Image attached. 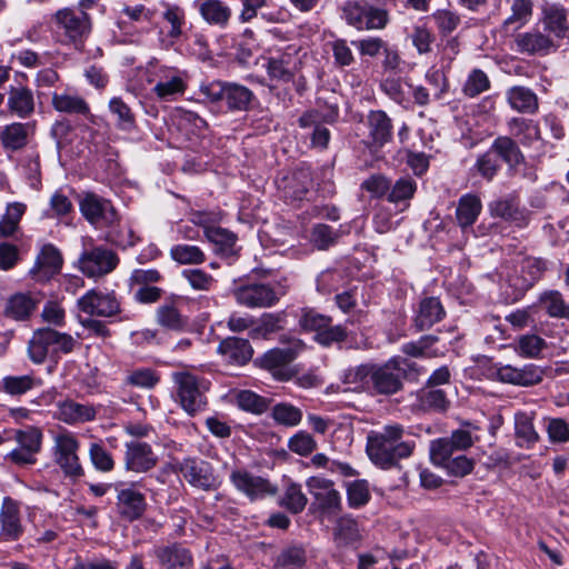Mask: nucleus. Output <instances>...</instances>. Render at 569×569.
<instances>
[{
  "mask_svg": "<svg viewBox=\"0 0 569 569\" xmlns=\"http://www.w3.org/2000/svg\"><path fill=\"white\" fill-rule=\"evenodd\" d=\"M403 436L405 428L399 423L370 431L366 445L370 461L383 470L398 467L399 461L409 458L415 449V442L405 440Z\"/></svg>",
  "mask_w": 569,
  "mask_h": 569,
  "instance_id": "1",
  "label": "nucleus"
},
{
  "mask_svg": "<svg viewBox=\"0 0 569 569\" xmlns=\"http://www.w3.org/2000/svg\"><path fill=\"white\" fill-rule=\"evenodd\" d=\"M416 371V363L403 357H392L385 363H373L371 393L392 396L402 390L403 380Z\"/></svg>",
  "mask_w": 569,
  "mask_h": 569,
  "instance_id": "2",
  "label": "nucleus"
},
{
  "mask_svg": "<svg viewBox=\"0 0 569 569\" xmlns=\"http://www.w3.org/2000/svg\"><path fill=\"white\" fill-rule=\"evenodd\" d=\"M53 22L67 43L81 49L92 30L90 16L81 8H63L56 12Z\"/></svg>",
  "mask_w": 569,
  "mask_h": 569,
  "instance_id": "3",
  "label": "nucleus"
},
{
  "mask_svg": "<svg viewBox=\"0 0 569 569\" xmlns=\"http://www.w3.org/2000/svg\"><path fill=\"white\" fill-rule=\"evenodd\" d=\"M346 22L359 31L382 30L389 23V12L366 0H349L342 6Z\"/></svg>",
  "mask_w": 569,
  "mask_h": 569,
  "instance_id": "4",
  "label": "nucleus"
},
{
  "mask_svg": "<svg viewBox=\"0 0 569 569\" xmlns=\"http://www.w3.org/2000/svg\"><path fill=\"white\" fill-rule=\"evenodd\" d=\"M80 442L77 437L64 430L53 437L52 453L54 462L60 467L63 475L71 479H79L84 475L78 451Z\"/></svg>",
  "mask_w": 569,
  "mask_h": 569,
  "instance_id": "5",
  "label": "nucleus"
},
{
  "mask_svg": "<svg viewBox=\"0 0 569 569\" xmlns=\"http://www.w3.org/2000/svg\"><path fill=\"white\" fill-rule=\"evenodd\" d=\"M171 378L177 387V400L188 415L194 416L204 410L207 398L196 376L188 371H177Z\"/></svg>",
  "mask_w": 569,
  "mask_h": 569,
  "instance_id": "6",
  "label": "nucleus"
},
{
  "mask_svg": "<svg viewBox=\"0 0 569 569\" xmlns=\"http://www.w3.org/2000/svg\"><path fill=\"white\" fill-rule=\"evenodd\" d=\"M306 487L313 498V506L328 516L337 515L341 509V496L335 482L321 476L307 479Z\"/></svg>",
  "mask_w": 569,
  "mask_h": 569,
  "instance_id": "7",
  "label": "nucleus"
},
{
  "mask_svg": "<svg viewBox=\"0 0 569 569\" xmlns=\"http://www.w3.org/2000/svg\"><path fill=\"white\" fill-rule=\"evenodd\" d=\"M139 482H123L114 483V491L117 492V511L119 516L128 521L139 519L147 509L144 495L138 490Z\"/></svg>",
  "mask_w": 569,
  "mask_h": 569,
  "instance_id": "8",
  "label": "nucleus"
},
{
  "mask_svg": "<svg viewBox=\"0 0 569 569\" xmlns=\"http://www.w3.org/2000/svg\"><path fill=\"white\" fill-rule=\"evenodd\" d=\"M167 468H170L172 472H180L193 487L210 490L217 486L213 469L211 465L204 460L186 458L182 461L168 463Z\"/></svg>",
  "mask_w": 569,
  "mask_h": 569,
  "instance_id": "9",
  "label": "nucleus"
},
{
  "mask_svg": "<svg viewBox=\"0 0 569 569\" xmlns=\"http://www.w3.org/2000/svg\"><path fill=\"white\" fill-rule=\"evenodd\" d=\"M159 462V457L150 443L131 440L124 443L123 467L129 472L147 473Z\"/></svg>",
  "mask_w": 569,
  "mask_h": 569,
  "instance_id": "10",
  "label": "nucleus"
},
{
  "mask_svg": "<svg viewBox=\"0 0 569 569\" xmlns=\"http://www.w3.org/2000/svg\"><path fill=\"white\" fill-rule=\"evenodd\" d=\"M78 309L91 317L109 318L120 312V302L114 292L91 289L77 301Z\"/></svg>",
  "mask_w": 569,
  "mask_h": 569,
  "instance_id": "11",
  "label": "nucleus"
},
{
  "mask_svg": "<svg viewBox=\"0 0 569 569\" xmlns=\"http://www.w3.org/2000/svg\"><path fill=\"white\" fill-rule=\"evenodd\" d=\"M82 216L97 228L112 227L118 221V214L109 200L93 193L86 194L80 203Z\"/></svg>",
  "mask_w": 569,
  "mask_h": 569,
  "instance_id": "12",
  "label": "nucleus"
},
{
  "mask_svg": "<svg viewBox=\"0 0 569 569\" xmlns=\"http://www.w3.org/2000/svg\"><path fill=\"white\" fill-rule=\"evenodd\" d=\"M230 480L232 485L250 500L263 499L277 492L276 486L268 479L244 470L232 471Z\"/></svg>",
  "mask_w": 569,
  "mask_h": 569,
  "instance_id": "13",
  "label": "nucleus"
},
{
  "mask_svg": "<svg viewBox=\"0 0 569 569\" xmlns=\"http://www.w3.org/2000/svg\"><path fill=\"white\" fill-rule=\"evenodd\" d=\"M236 301L247 308H268L279 300V295L269 284L251 283L233 290Z\"/></svg>",
  "mask_w": 569,
  "mask_h": 569,
  "instance_id": "14",
  "label": "nucleus"
},
{
  "mask_svg": "<svg viewBox=\"0 0 569 569\" xmlns=\"http://www.w3.org/2000/svg\"><path fill=\"white\" fill-rule=\"evenodd\" d=\"M118 262L119 259L113 251L97 247L81 256L80 268L86 276L96 278L111 272Z\"/></svg>",
  "mask_w": 569,
  "mask_h": 569,
  "instance_id": "15",
  "label": "nucleus"
},
{
  "mask_svg": "<svg viewBox=\"0 0 569 569\" xmlns=\"http://www.w3.org/2000/svg\"><path fill=\"white\" fill-rule=\"evenodd\" d=\"M153 556L162 569H192L194 565L192 552L178 542L156 547Z\"/></svg>",
  "mask_w": 569,
  "mask_h": 569,
  "instance_id": "16",
  "label": "nucleus"
},
{
  "mask_svg": "<svg viewBox=\"0 0 569 569\" xmlns=\"http://www.w3.org/2000/svg\"><path fill=\"white\" fill-rule=\"evenodd\" d=\"M7 111L19 119H28L36 111L33 90L26 84H10L7 90Z\"/></svg>",
  "mask_w": 569,
  "mask_h": 569,
  "instance_id": "17",
  "label": "nucleus"
},
{
  "mask_svg": "<svg viewBox=\"0 0 569 569\" xmlns=\"http://www.w3.org/2000/svg\"><path fill=\"white\" fill-rule=\"evenodd\" d=\"M36 122H11L0 129V146L7 152L22 150L33 137Z\"/></svg>",
  "mask_w": 569,
  "mask_h": 569,
  "instance_id": "18",
  "label": "nucleus"
},
{
  "mask_svg": "<svg viewBox=\"0 0 569 569\" xmlns=\"http://www.w3.org/2000/svg\"><path fill=\"white\" fill-rule=\"evenodd\" d=\"M499 381L515 386L529 387L542 381L543 371L536 365H525L521 368L511 365H505L497 368L496 371Z\"/></svg>",
  "mask_w": 569,
  "mask_h": 569,
  "instance_id": "19",
  "label": "nucleus"
},
{
  "mask_svg": "<svg viewBox=\"0 0 569 569\" xmlns=\"http://www.w3.org/2000/svg\"><path fill=\"white\" fill-rule=\"evenodd\" d=\"M62 267V256L51 243L44 244L36 258L30 274L36 281H47L57 274Z\"/></svg>",
  "mask_w": 569,
  "mask_h": 569,
  "instance_id": "20",
  "label": "nucleus"
},
{
  "mask_svg": "<svg viewBox=\"0 0 569 569\" xmlns=\"http://www.w3.org/2000/svg\"><path fill=\"white\" fill-rule=\"evenodd\" d=\"M517 50L527 54H548L559 48V43L539 30L519 33L515 39Z\"/></svg>",
  "mask_w": 569,
  "mask_h": 569,
  "instance_id": "21",
  "label": "nucleus"
},
{
  "mask_svg": "<svg viewBox=\"0 0 569 569\" xmlns=\"http://www.w3.org/2000/svg\"><path fill=\"white\" fill-rule=\"evenodd\" d=\"M193 8L210 26L226 28L232 16L231 8L221 0H194Z\"/></svg>",
  "mask_w": 569,
  "mask_h": 569,
  "instance_id": "22",
  "label": "nucleus"
},
{
  "mask_svg": "<svg viewBox=\"0 0 569 569\" xmlns=\"http://www.w3.org/2000/svg\"><path fill=\"white\" fill-rule=\"evenodd\" d=\"M1 535L7 540H17L23 532L20 518V505L10 497H4L0 510Z\"/></svg>",
  "mask_w": 569,
  "mask_h": 569,
  "instance_id": "23",
  "label": "nucleus"
},
{
  "mask_svg": "<svg viewBox=\"0 0 569 569\" xmlns=\"http://www.w3.org/2000/svg\"><path fill=\"white\" fill-rule=\"evenodd\" d=\"M217 351L228 363L237 366L246 365L253 353L249 341L237 337L223 339L219 343Z\"/></svg>",
  "mask_w": 569,
  "mask_h": 569,
  "instance_id": "24",
  "label": "nucleus"
},
{
  "mask_svg": "<svg viewBox=\"0 0 569 569\" xmlns=\"http://www.w3.org/2000/svg\"><path fill=\"white\" fill-rule=\"evenodd\" d=\"M96 409L86 403L64 400L58 403L56 418L68 425H77L94 420Z\"/></svg>",
  "mask_w": 569,
  "mask_h": 569,
  "instance_id": "25",
  "label": "nucleus"
},
{
  "mask_svg": "<svg viewBox=\"0 0 569 569\" xmlns=\"http://www.w3.org/2000/svg\"><path fill=\"white\" fill-rule=\"evenodd\" d=\"M368 136L371 143L376 147H382L391 140L392 122L388 114L382 110L370 111L366 121Z\"/></svg>",
  "mask_w": 569,
  "mask_h": 569,
  "instance_id": "26",
  "label": "nucleus"
},
{
  "mask_svg": "<svg viewBox=\"0 0 569 569\" xmlns=\"http://www.w3.org/2000/svg\"><path fill=\"white\" fill-rule=\"evenodd\" d=\"M542 26L553 40L569 37V22L567 10L560 4H551L543 9Z\"/></svg>",
  "mask_w": 569,
  "mask_h": 569,
  "instance_id": "27",
  "label": "nucleus"
},
{
  "mask_svg": "<svg viewBox=\"0 0 569 569\" xmlns=\"http://www.w3.org/2000/svg\"><path fill=\"white\" fill-rule=\"evenodd\" d=\"M296 358L292 349H271L267 351L261 358V366L272 372L279 380H288L290 375L287 370V365Z\"/></svg>",
  "mask_w": 569,
  "mask_h": 569,
  "instance_id": "28",
  "label": "nucleus"
},
{
  "mask_svg": "<svg viewBox=\"0 0 569 569\" xmlns=\"http://www.w3.org/2000/svg\"><path fill=\"white\" fill-rule=\"evenodd\" d=\"M445 317V309L439 299L428 297L420 301L415 326L419 331L431 328Z\"/></svg>",
  "mask_w": 569,
  "mask_h": 569,
  "instance_id": "29",
  "label": "nucleus"
},
{
  "mask_svg": "<svg viewBox=\"0 0 569 569\" xmlns=\"http://www.w3.org/2000/svg\"><path fill=\"white\" fill-rule=\"evenodd\" d=\"M533 419V411H518L515 413V432L518 446L530 448L539 440Z\"/></svg>",
  "mask_w": 569,
  "mask_h": 569,
  "instance_id": "30",
  "label": "nucleus"
},
{
  "mask_svg": "<svg viewBox=\"0 0 569 569\" xmlns=\"http://www.w3.org/2000/svg\"><path fill=\"white\" fill-rule=\"evenodd\" d=\"M52 107L61 113L78 114L83 117L91 116L89 103L78 94L67 92L52 94Z\"/></svg>",
  "mask_w": 569,
  "mask_h": 569,
  "instance_id": "31",
  "label": "nucleus"
},
{
  "mask_svg": "<svg viewBox=\"0 0 569 569\" xmlns=\"http://www.w3.org/2000/svg\"><path fill=\"white\" fill-rule=\"evenodd\" d=\"M482 209L481 200L477 194L467 193L463 194L456 209V219L458 224L466 229L472 226L478 219Z\"/></svg>",
  "mask_w": 569,
  "mask_h": 569,
  "instance_id": "32",
  "label": "nucleus"
},
{
  "mask_svg": "<svg viewBox=\"0 0 569 569\" xmlns=\"http://www.w3.org/2000/svg\"><path fill=\"white\" fill-rule=\"evenodd\" d=\"M39 299L30 293H17L7 301L4 313L14 320H26L36 310Z\"/></svg>",
  "mask_w": 569,
  "mask_h": 569,
  "instance_id": "33",
  "label": "nucleus"
},
{
  "mask_svg": "<svg viewBox=\"0 0 569 569\" xmlns=\"http://www.w3.org/2000/svg\"><path fill=\"white\" fill-rule=\"evenodd\" d=\"M296 61L290 53H282L268 59L266 70L268 76L276 81L289 82L296 72Z\"/></svg>",
  "mask_w": 569,
  "mask_h": 569,
  "instance_id": "34",
  "label": "nucleus"
},
{
  "mask_svg": "<svg viewBox=\"0 0 569 569\" xmlns=\"http://www.w3.org/2000/svg\"><path fill=\"white\" fill-rule=\"evenodd\" d=\"M510 107L521 113H535L538 110V97L529 88L517 86L507 91Z\"/></svg>",
  "mask_w": 569,
  "mask_h": 569,
  "instance_id": "35",
  "label": "nucleus"
},
{
  "mask_svg": "<svg viewBox=\"0 0 569 569\" xmlns=\"http://www.w3.org/2000/svg\"><path fill=\"white\" fill-rule=\"evenodd\" d=\"M253 99L254 94L249 88L234 82L226 83L223 100L229 110L246 111Z\"/></svg>",
  "mask_w": 569,
  "mask_h": 569,
  "instance_id": "36",
  "label": "nucleus"
},
{
  "mask_svg": "<svg viewBox=\"0 0 569 569\" xmlns=\"http://www.w3.org/2000/svg\"><path fill=\"white\" fill-rule=\"evenodd\" d=\"M207 239L216 246V251L224 258L236 254L237 237L231 231L220 227H206Z\"/></svg>",
  "mask_w": 569,
  "mask_h": 569,
  "instance_id": "37",
  "label": "nucleus"
},
{
  "mask_svg": "<svg viewBox=\"0 0 569 569\" xmlns=\"http://www.w3.org/2000/svg\"><path fill=\"white\" fill-rule=\"evenodd\" d=\"M361 538L358 523L350 517H341L333 529V540L339 548L352 546Z\"/></svg>",
  "mask_w": 569,
  "mask_h": 569,
  "instance_id": "38",
  "label": "nucleus"
},
{
  "mask_svg": "<svg viewBox=\"0 0 569 569\" xmlns=\"http://www.w3.org/2000/svg\"><path fill=\"white\" fill-rule=\"evenodd\" d=\"M508 129L510 134L525 146H530L540 140V129L532 120L512 118L508 121Z\"/></svg>",
  "mask_w": 569,
  "mask_h": 569,
  "instance_id": "39",
  "label": "nucleus"
},
{
  "mask_svg": "<svg viewBox=\"0 0 569 569\" xmlns=\"http://www.w3.org/2000/svg\"><path fill=\"white\" fill-rule=\"evenodd\" d=\"M489 150L496 158L500 157L510 167L517 166L523 161V156L516 141L507 136H500L495 139Z\"/></svg>",
  "mask_w": 569,
  "mask_h": 569,
  "instance_id": "40",
  "label": "nucleus"
},
{
  "mask_svg": "<svg viewBox=\"0 0 569 569\" xmlns=\"http://www.w3.org/2000/svg\"><path fill=\"white\" fill-rule=\"evenodd\" d=\"M49 328H41L33 332L28 343V356L33 363H42L51 353Z\"/></svg>",
  "mask_w": 569,
  "mask_h": 569,
  "instance_id": "41",
  "label": "nucleus"
},
{
  "mask_svg": "<svg viewBox=\"0 0 569 569\" xmlns=\"http://www.w3.org/2000/svg\"><path fill=\"white\" fill-rule=\"evenodd\" d=\"M307 562L306 549L292 545L283 548L277 556L273 569H302Z\"/></svg>",
  "mask_w": 569,
  "mask_h": 569,
  "instance_id": "42",
  "label": "nucleus"
},
{
  "mask_svg": "<svg viewBox=\"0 0 569 569\" xmlns=\"http://www.w3.org/2000/svg\"><path fill=\"white\" fill-rule=\"evenodd\" d=\"M186 89L187 84L184 80L174 72L160 79L152 90L160 100L171 101L177 96L183 94Z\"/></svg>",
  "mask_w": 569,
  "mask_h": 569,
  "instance_id": "43",
  "label": "nucleus"
},
{
  "mask_svg": "<svg viewBox=\"0 0 569 569\" xmlns=\"http://www.w3.org/2000/svg\"><path fill=\"white\" fill-rule=\"evenodd\" d=\"M546 348L547 342L543 338L536 333H526L518 337L515 350L522 358L539 359Z\"/></svg>",
  "mask_w": 569,
  "mask_h": 569,
  "instance_id": "44",
  "label": "nucleus"
},
{
  "mask_svg": "<svg viewBox=\"0 0 569 569\" xmlns=\"http://www.w3.org/2000/svg\"><path fill=\"white\" fill-rule=\"evenodd\" d=\"M109 111L117 117L116 126L119 130L131 132L136 129V116L122 98L113 97L110 99Z\"/></svg>",
  "mask_w": 569,
  "mask_h": 569,
  "instance_id": "45",
  "label": "nucleus"
},
{
  "mask_svg": "<svg viewBox=\"0 0 569 569\" xmlns=\"http://www.w3.org/2000/svg\"><path fill=\"white\" fill-rule=\"evenodd\" d=\"M42 385V380L33 375L7 376L2 379V389L11 396H21L38 388Z\"/></svg>",
  "mask_w": 569,
  "mask_h": 569,
  "instance_id": "46",
  "label": "nucleus"
},
{
  "mask_svg": "<svg viewBox=\"0 0 569 569\" xmlns=\"http://www.w3.org/2000/svg\"><path fill=\"white\" fill-rule=\"evenodd\" d=\"M373 363H362L353 368H349L343 372L342 381L346 385L353 386L355 389L367 390L371 392V372Z\"/></svg>",
  "mask_w": 569,
  "mask_h": 569,
  "instance_id": "47",
  "label": "nucleus"
},
{
  "mask_svg": "<svg viewBox=\"0 0 569 569\" xmlns=\"http://www.w3.org/2000/svg\"><path fill=\"white\" fill-rule=\"evenodd\" d=\"M539 301L549 317L569 320V303L565 301L563 296L558 290L543 292Z\"/></svg>",
  "mask_w": 569,
  "mask_h": 569,
  "instance_id": "48",
  "label": "nucleus"
},
{
  "mask_svg": "<svg viewBox=\"0 0 569 569\" xmlns=\"http://www.w3.org/2000/svg\"><path fill=\"white\" fill-rule=\"evenodd\" d=\"M162 6L164 8L162 19L170 24L168 37L177 40L182 36V28L186 24L184 10L174 3L164 2Z\"/></svg>",
  "mask_w": 569,
  "mask_h": 569,
  "instance_id": "49",
  "label": "nucleus"
},
{
  "mask_svg": "<svg viewBox=\"0 0 569 569\" xmlns=\"http://www.w3.org/2000/svg\"><path fill=\"white\" fill-rule=\"evenodd\" d=\"M547 270V262L540 258L527 257L521 260L520 274L522 287L530 288Z\"/></svg>",
  "mask_w": 569,
  "mask_h": 569,
  "instance_id": "50",
  "label": "nucleus"
},
{
  "mask_svg": "<svg viewBox=\"0 0 569 569\" xmlns=\"http://www.w3.org/2000/svg\"><path fill=\"white\" fill-rule=\"evenodd\" d=\"M307 503L308 498L302 492L301 486L296 482H289L284 488L280 505L291 513H300Z\"/></svg>",
  "mask_w": 569,
  "mask_h": 569,
  "instance_id": "51",
  "label": "nucleus"
},
{
  "mask_svg": "<svg viewBox=\"0 0 569 569\" xmlns=\"http://www.w3.org/2000/svg\"><path fill=\"white\" fill-rule=\"evenodd\" d=\"M89 459L97 471L108 473L114 469L116 461L101 441L91 442L89 446Z\"/></svg>",
  "mask_w": 569,
  "mask_h": 569,
  "instance_id": "52",
  "label": "nucleus"
},
{
  "mask_svg": "<svg viewBox=\"0 0 569 569\" xmlns=\"http://www.w3.org/2000/svg\"><path fill=\"white\" fill-rule=\"evenodd\" d=\"M419 403L423 410L446 411L450 405L447 395L441 389H423L419 395Z\"/></svg>",
  "mask_w": 569,
  "mask_h": 569,
  "instance_id": "53",
  "label": "nucleus"
},
{
  "mask_svg": "<svg viewBox=\"0 0 569 569\" xmlns=\"http://www.w3.org/2000/svg\"><path fill=\"white\" fill-rule=\"evenodd\" d=\"M417 191V182L410 177H401L393 184L390 183L388 201L400 203L409 201Z\"/></svg>",
  "mask_w": 569,
  "mask_h": 569,
  "instance_id": "54",
  "label": "nucleus"
},
{
  "mask_svg": "<svg viewBox=\"0 0 569 569\" xmlns=\"http://www.w3.org/2000/svg\"><path fill=\"white\" fill-rule=\"evenodd\" d=\"M170 257L180 264H199L204 262L203 251L192 244H176L170 249Z\"/></svg>",
  "mask_w": 569,
  "mask_h": 569,
  "instance_id": "55",
  "label": "nucleus"
},
{
  "mask_svg": "<svg viewBox=\"0 0 569 569\" xmlns=\"http://www.w3.org/2000/svg\"><path fill=\"white\" fill-rule=\"evenodd\" d=\"M160 381V375L151 368H137L128 372L126 383L142 389H152Z\"/></svg>",
  "mask_w": 569,
  "mask_h": 569,
  "instance_id": "56",
  "label": "nucleus"
},
{
  "mask_svg": "<svg viewBox=\"0 0 569 569\" xmlns=\"http://www.w3.org/2000/svg\"><path fill=\"white\" fill-rule=\"evenodd\" d=\"M430 459L433 465L443 467L459 452L452 447L447 437L430 442Z\"/></svg>",
  "mask_w": 569,
  "mask_h": 569,
  "instance_id": "57",
  "label": "nucleus"
},
{
  "mask_svg": "<svg viewBox=\"0 0 569 569\" xmlns=\"http://www.w3.org/2000/svg\"><path fill=\"white\" fill-rule=\"evenodd\" d=\"M331 322V317L320 313L316 309L302 308L300 311L299 325L307 331H315L316 335Z\"/></svg>",
  "mask_w": 569,
  "mask_h": 569,
  "instance_id": "58",
  "label": "nucleus"
},
{
  "mask_svg": "<svg viewBox=\"0 0 569 569\" xmlns=\"http://www.w3.org/2000/svg\"><path fill=\"white\" fill-rule=\"evenodd\" d=\"M42 438V431L37 427H27L14 432L18 445L36 455L41 450Z\"/></svg>",
  "mask_w": 569,
  "mask_h": 569,
  "instance_id": "59",
  "label": "nucleus"
},
{
  "mask_svg": "<svg viewBox=\"0 0 569 569\" xmlns=\"http://www.w3.org/2000/svg\"><path fill=\"white\" fill-rule=\"evenodd\" d=\"M271 416L280 425L295 427L300 423L302 411L290 403L281 402L272 408Z\"/></svg>",
  "mask_w": 569,
  "mask_h": 569,
  "instance_id": "60",
  "label": "nucleus"
},
{
  "mask_svg": "<svg viewBox=\"0 0 569 569\" xmlns=\"http://www.w3.org/2000/svg\"><path fill=\"white\" fill-rule=\"evenodd\" d=\"M380 88L391 100L399 104L408 100L409 84L400 77H387L381 82Z\"/></svg>",
  "mask_w": 569,
  "mask_h": 569,
  "instance_id": "61",
  "label": "nucleus"
},
{
  "mask_svg": "<svg viewBox=\"0 0 569 569\" xmlns=\"http://www.w3.org/2000/svg\"><path fill=\"white\" fill-rule=\"evenodd\" d=\"M239 408L256 415L264 412L268 408V401L250 390H241L236 396Z\"/></svg>",
  "mask_w": 569,
  "mask_h": 569,
  "instance_id": "62",
  "label": "nucleus"
},
{
  "mask_svg": "<svg viewBox=\"0 0 569 569\" xmlns=\"http://www.w3.org/2000/svg\"><path fill=\"white\" fill-rule=\"evenodd\" d=\"M490 88L488 76L480 69H473L468 74L462 91L467 97L475 98Z\"/></svg>",
  "mask_w": 569,
  "mask_h": 569,
  "instance_id": "63",
  "label": "nucleus"
},
{
  "mask_svg": "<svg viewBox=\"0 0 569 569\" xmlns=\"http://www.w3.org/2000/svg\"><path fill=\"white\" fill-rule=\"evenodd\" d=\"M431 18L441 34L453 32L461 22L459 13L450 9H437Z\"/></svg>",
  "mask_w": 569,
  "mask_h": 569,
  "instance_id": "64",
  "label": "nucleus"
}]
</instances>
